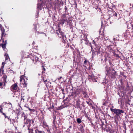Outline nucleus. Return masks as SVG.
Here are the masks:
<instances>
[{
  "mask_svg": "<svg viewBox=\"0 0 133 133\" xmlns=\"http://www.w3.org/2000/svg\"><path fill=\"white\" fill-rule=\"evenodd\" d=\"M31 121L32 122V120H27L26 121V122L27 124L28 123H29L30 122H31Z\"/></svg>",
  "mask_w": 133,
  "mask_h": 133,
  "instance_id": "obj_12",
  "label": "nucleus"
},
{
  "mask_svg": "<svg viewBox=\"0 0 133 133\" xmlns=\"http://www.w3.org/2000/svg\"><path fill=\"white\" fill-rule=\"evenodd\" d=\"M0 112H1L2 113L3 112L2 111V108H1V109H0Z\"/></svg>",
  "mask_w": 133,
  "mask_h": 133,
  "instance_id": "obj_17",
  "label": "nucleus"
},
{
  "mask_svg": "<svg viewBox=\"0 0 133 133\" xmlns=\"http://www.w3.org/2000/svg\"><path fill=\"white\" fill-rule=\"evenodd\" d=\"M38 57H36V56H35L33 57V59H32V60L33 61H38Z\"/></svg>",
  "mask_w": 133,
  "mask_h": 133,
  "instance_id": "obj_5",
  "label": "nucleus"
},
{
  "mask_svg": "<svg viewBox=\"0 0 133 133\" xmlns=\"http://www.w3.org/2000/svg\"><path fill=\"white\" fill-rule=\"evenodd\" d=\"M93 81L94 82H97V80L95 79V78L92 79Z\"/></svg>",
  "mask_w": 133,
  "mask_h": 133,
  "instance_id": "obj_15",
  "label": "nucleus"
},
{
  "mask_svg": "<svg viewBox=\"0 0 133 133\" xmlns=\"http://www.w3.org/2000/svg\"><path fill=\"white\" fill-rule=\"evenodd\" d=\"M132 7H133V5H132Z\"/></svg>",
  "mask_w": 133,
  "mask_h": 133,
  "instance_id": "obj_31",
  "label": "nucleus"
},
{
  "mask_svg": "<svg viewBox=\"0 0 133 133\" xmlns=\"http://www.w3.org/2000/svg\"><path fill=\"white\" fill-rule=\"evenodd\" d=\"M36 133H42V132L41 131H37L36 132Z\"/></svg>",
  "mask_w": 133,
  "mask_h": 133,
  "instance_id": "obj_14",
  "label": "nucleus"
},
{
  "mask_svg": "<svg viewBox=\"0 0 133 133\" xmlns=\"http://www.w3.org/2000/svg\"><path fill=\"white\" fill-rule=\"evenodd\" d=\"M7 41L6 40L5 41V44H6V43H7Z\"/></svg>",
  "mask_w": 133,
  "mask_h": 133,
  "instance_id": "obj_24",
  "label": "nucleus"
},
{
  "mask_svg": "<svg viewBox=\"0 0 133 133\" xmlns=\"http://www.w3.org/2000/svg\"><path fill=\"white\" fill-rule=\"evenodd\" d=\"M29 57H30V56H31V55H29Z\"/></svg>",
  "mask_w": 133,
  "mask_h": 133,
  "instance_id": "obj_25",
  "label": "nucleus"
},
{
  "mask_svg": "<svg viewBox=\"0 0 133 133\" xmlns=\"http://www.w3.org/2000/svg\"><path fill=\"white\" fill-rule=\"evenodd\" d=\"M29 133H32V130H30Z\"/></svg>",
  "mask_w": 133,
  "mask_h": 133,
  "instance_id": "obj_19",
  "label": "nucleus"
},
{
  "mask_svg": "<svg viewBox=\"0 0 133 133\" xmlns=\"http://www.w3.org/2000/svg\"><path fill=\"white\" fill-rule=\"evenodd\" d=\"M39 5V4H38V6L37 7V8H38V9H40V7H39V5Z\"/></svg>",
  "mask_w": 133,
  "mask_h": 133,
  "instance_id": "obj_21",
  "label": "nucleus"
},
{
  "mask_svg": "<svg viewBox=\"0 0 133 133\" xmlns=\"http://www.w3.org/2000/svg\"><path fill=\"white\" fill-rule=\"evenodd\" d=\"M24 93H22L21 94V96L22 97V100L23 99V101L24 100Z\"/></svg>",
  "mask_w": 133,
  "mask_h": 133,
  "instance_id": "obj_11",
  "label": "nucleus"
},
{
  "mask_svg": "<svg viewBox=\"0 0 133 133\" xmlns=\"http://www.w3.org/2000/svg\"><path fill=\"white\" fill-rule=\"evenodd\" d=\"M63 20L65 22H67V23L68 22L66 18H64L63 19Z\"/></svg>",
  "mask_w": 133,
  "mask_h": 133,
  "instance_id": "obj_13",
  "label": "nucleus"
},
{
  "mask_svg": "<svg viewBox=\"0 0 133 133\" xmlns=\"http://www.w3.org/2000/svg\"><path fill=\"white\" fill-rule=\"evenodd\" d=\"M43 81L45 83L47 81V80L46 79H43Z\"/></svg>",
  "mask_w": 133,
  "mask_h": 133,
  "instance_id": "obj_16",
  "label": "nucleus"
},
{
  "mask_svg": "<svg viewBox=\"0 0 133 133\" xmlns=\"http://www.w3.org/2000/svg\"><path fill=\"white\" fill-rule=\"evenodd\" d=\"M77 122L79 123H80L82 122L81 119L79 118H77Z\"/></svg>",
  "mask_w": 133,
  "mask_h": 133,
  "instance_id": "obj_9",
  "label": "nucleus"
},
{
  "mask_svg": "<svg viewBox=\"0 0 133 133\" xmlns=\"http://www.w3.org/2000/svg\"><path fill=\"white\" fill-rule=\"evenodd\" d=\"M17 84L16 83L12 85L11 87V89L12 91L17 90Z\"/></svg>",
  "mask_w": 133,
  "mask_h": 133,
  "instance_id": "obj_2",
  "label": "nucleus"
},
{
  "mask_svg": "<svg viewBox=\"0 0 133 133\" xmlns=\"http://www.w3.org/2000/svg\"><path fill=\"white\" fill-rule=\"evenodd\" d=\"M25 77L24 75L21 76L20 77V81L23 84H25V79H24V77Z\"/></svg>",
  "mask_w": 133,
  "mask_h": 133,
  "instance_id": "obj_3",
  "label": "nucleus"
},
{
  "mask_svg": "<svg viewBox=\"0 0 133 133\" xmlns=\"http://www.w3.org/2000/svg\"><path fill=\"white\" fill-rule=\"evenodd\" d=\"M2 65H3L2 66V67L3 68L4 66V63L3 62L2 64Z\"/></svg>",
  "mask_w": 133,
  "mask_h": 133,
  "instance_id": "obj_18",
  "label": "nucleus"
},
{
  "mask_svg": "<svg viewBox=\"0 0 133 133\" xmlns=\"http://www.w3.org/2000/svg\"><path fill=\"white\" fill-rule=\"evenodd\" d=\"M87 62V61L86 60H85V61H84V63L85 64Z\"/></svg>",
  "mask_w": 133,
  "mask_h": 133,
  "instance_id": "obj_23",
  "label": "nucleus"
},
{
  "mask_svg": "<svg viewBox=\"0 0 133 133\" xmlns=\"http://www.w3.org/2000/svg\"><path fill=\"white\" fill-rule=\"evenodd\" d=\"M1 30L2 31V36H3L4 34L5 30L4 29H2V28H1Z\"/></svg>",
  "mask_w": 133,
  "mask_h": 133,
  "instance_id": "obj_7",
  "label": "nucleus"
},
{
  "mask_svg": "<svg viewBox=\"0 0 133 133\" xmlns=\"http://www.w3.org/2000/svg\"><path fill=\"white\" fill-rule=\"evenodd\" d=\"M110 110L118 116L120 115L121 113H123L124 112L123 110L120 109L110 108Z\"/></svg>",
  "mask_w": 133,
  "mask_h": 133,
  "instance_id": "obj_1",
  "label": "nucleus"
},
{
  "mask_svg": "<svg viewBox=\"0 0 133 133\" xmlns=\"http://www.w3.org/2000/svg\"><path fill=\"white\" fill-rule=\"evenodd\" d=\"M69 128H71V126H70V127H69Z\"/></svg>",
  "mask_w": 133,
  "mask_h": 133,
  "instance_id": "obj_27",
  "label": "nucleus"
},
{
  "mask_svg": "<svg viewBox=\"0 0 133 133\" xmlns=\"http://www.w3.org/2000/svg\"><path fill=\"white\" fill-rule=\"evenodd\" d=\"M95 78V76L93 74H91V75H89V78H91L92 79Z\"/></svg>",
  "mask_w": 133,
  "mask_h": 133,
  "instance_id": "obj_6",
  "label": "nucleus"
},
{
  "mask_svg": "<svg viewBox=\"0 0 133 133\" xmlns=\"http://www.w3.org/2000/svg\"><path fill=\"white\" fill-rule=\"evenodd\" d=\"M24 117H25V116H24ZM24 120H25V118H24Z\"/></svg>",
  "mask_w": 133,
  "mask_h": 133,
  "instance_id": "obj_26",
  "label": "nucleus"
},
{
  "mask_svg": "<svg viewBox=\"0 0 133 133\" xmlns=\"http://www.w3.org/2000/svg\"><path fill=\"white\" fill-rule=\"evenodd\" d=\"M4 116L5 118H7L8 119L9 118V117L8 116H6V115Z\"/></svg>",
  "mask_w": 133,
  "mask_h": 133,
  "instance_id": "obj_20",
  "label": "nucleus"
},
{
  "mask_svg": "<svg viewBox=\"0 0 133 133\" xmlns=\"http://www.w3.org/2000/svg\"><path fill=\"white\" fill-rule=\"evenodd\" d=\"M5 60L8 59L9 58V57L8 56V55L6 53L5 54Z\"/></svg>",
  "mask_w": 133,
  "mask_h": 133,
  "instance_id": "obj_8",
  "label": "nucleus"
},
{
  "mask_svg": "<svg viewBox=\"0 0 133 133\" xmlns=\"http://www.w3.org/2000/svg\"><path fill=\"white\" fill-rule=\"evenodd\" d=\"M5 87V82L4 83V85L2 82H0V88L1 89Z\"/></svg>",
  "mask_w": 133,
  "mask_h": 133,
  "instance_id": "obj_4",
  "label": "nucleus"
},
{
  "mask_svg": "<svg viewBox=\"0 0 133 133\" xmlns=\"http://www.w3.org/2000/svg\"><path fill=\"white\" fill-rule=\"evenodd\" d=\"M36 25H35V26H36Z\"/></svg>",
  "mask_w": 133,
  "mask_h": 133,
  "instance_id": "obj_28",
  "label": "nucleus"
},
{
  "mask_svg": "<svg viewBox=\"0 0 133 133\" xmlns=\"http://www.w3.org/2000/svg\"><path fill=\"white\" fill-rule=\"evenodd\" d=\"M25 72H24V75H25Z\"/></svg>",
  "mask_w": 133,
  "mask_h": 133,
  "instance_id": "obj_29",
  "label": "nucleus"
},
{
  "mask_svg": "<svg viewBox=\"0 0 133 133\" xmlns=\"http://www.w3.org/2000/svg\"><path fill=\"white\" fill-rule=\"evenodd\" d=\"M2 113V114H3V115H4V116H5V115H5V114L4 113H3H3Z\"/></svg>",
  "mask_w": 133,
  "mask_h": 133,
  "instance_id": "obj_22",
  "label": "nucleus"
},
{
  "mask_svg": "<svg viewBox=\"0 0 133 133\" xmlns=\"http://www.w3.org/2000/svg\"><path fill=\"white\" fill-rule=\"evenodd\" d=\"M7 44V43H6V44H2V47L3 49L5 48L6 45Z\"/></svg>",
  "mask_w": 133,
  "mask_h": 133,
  "instance_id": "obj_10",
  "label": "nucleus"
},
{
  "mask_svg": "<svg viewBox=\"0 0 133 133\" xmlns=\"http://www.w3.org/2000/svg\"><path fill=\"white\" fill-rule=\"evenodd\" d=\"M93 41L94 42V40Z\"/></svg>",
  "mask_w": 133,
  "mask_h": 133,
  "instance_id": "obj_30",
  "label": "nucleus"
}]
</instances>
